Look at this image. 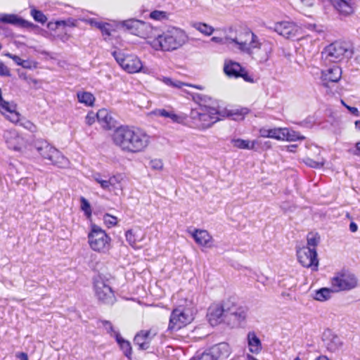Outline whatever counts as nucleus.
I'll use <instances>...</instances> for the list:
<instances>
[{
  "label": "nucleus",
  "mask_w": 360,
  "mask_h": 360,
  "mask_svg": "<svg viewBox=\"0 0 360 360\" xmlns=\"http://www.w3.org/2000/svg\"><path fill=\"white\" fill-rule=\"evenodd\" d=\"M210 41L218 44L231 45L260 63L268 60L271 50L269 43L259 42L257 37L252 32L238 30L233 27L225 32L224 37H212Z\"/></svg>",
  "instance_id": "nucleus-1"
},
{
  "label": "nucleus",
  "mask_w": 360,
  "mask_h": 360,
  "mask_svg": "<svg viewBox=\"0 0 360 360\" xmlns=\"http://www.w3.org/2000/svg\"><path fill=\"white\" fill-rule=\"evenodd\" d=\"M113 143L127 154L144 152L150 142V136L142 129L122 126L117 128L112 135Z\"/></svg>",
  "instance_id": "nucleus-2"
},
{
  "label": "nucleus",
  "mask_w": 360,
  "mask_h": 360,
  "mask_svg": "<svg viewBox=\"0 0 360 360\" xmlns=\"http://www.w3.org/2000/svg\"><path fill=\"white\" fill-rule=\"evenodd\" d=\"M141 37L146 39V44L153 50L172 51L184 46L188 41L186 32L178 27H172L162 33L153 28L148 33L139 32Z\"/></svg>",
  "instance_id": "nucleus-3"
},
{
  "label": "nucleus",
  "mask_w": 360,
  "mask_h": 360,
  "mask_svg": "<svg viewBox=\"0 0 360 360\" xmlns=\"http://www.w3.org/2000/svg\"><path fill=\"white\" fill-rule=\"evenodd\" d=\"M194 100L198 103V106L191 110L190 117L195 124L205 129L219 120V115L221 116V111L211 106L214 104L211 97L198 94L194 97Z\"/></svg>",
  "instance_id": "nucleus-4"
},
{
  "label": "nucleus",
  "mask_w": 360,
  "mask_h": 360,
  "mask_svg": "<svg viewBox=\"0 0 360 360\" xmlns=\"http://www.w3.org/2000/svg\"><path fill=\"white\" fill-rule=\"evenodd\" d=\"M112 56L120 68L129 74L142 72L152 75L153 72L148 68L143 66V63L139 57L134 54H129L121 51L112 52Z\"/></svg>",
  "instance_id": "nucleus-5"
},
{
  "label": "nucleus",
  "mask_w": 360,
  "mask_h": 360,
  "mask_svg": "<svg viewBox=\"0 0 360 360\" xmlns=\"http://www.w3.org/2000/svg\"><path fill=\"white\" fill-rule=\"evenodd\" d=\"M90 248L95 252H106L111 247V238L98 225L92 224L88 234Z\"/></svg>",
  "instance_id": "nucleus-6"
},
{
  "label": "nucleus",
  "mask_w": 360,
  "mask_h": 360,
  "mask_svg": "<svg viewBox=\"0 0 360 360\" xmlns=\"http://www.w3.org/2000/svg\"><path fill=\"white\" fill-rule=\"evenodd\" d=\"M193 319V314L190 308L180 306L172 311L168 330L169 331H177L191 323Z\"/></svg>",
  "instance_id": "nucleus-7"
},
{
  "label": "nucleus",
  "mask_w": 360,
  "mask_h": 360,
  "mask_svg": "<svg viewBox=\"0 0 360 360\" xmlns=\"http://www.w3.org/2000/svg\"><path fill=\"white\" fill-rule=\"evenodd\" d=\"M3 140L8 150L23 153L28 146L27 140L16 129H10L4 131Z\"/></svg>",
  "instance_id": "nucleus-8"
},
{
  "label": "nucleus",
  "mask_w": 360,
  "mask_h": 360,
  "mask_svg": "<svg viewBox=\"0 0 360 360\" xmlns=\"http://www.w3.org/2000/svg\"><path fill=\"white\" fill-rule=\"evenodd\" d=\"M349 53L347 44L335 41L324 49L322 57L325 63H337L342 60Z\"/></svg>",
  "instance_id": "nucleus-9"
},
{
  "label": "nucleus",
  "mask_w": 360,
  "mask_h": 360,
  "mask_svg": "<svg viewBox=\"0 0 360 360\" xmlns=\"http://www.w3.org/2000/svg\"><path fill=\"white\" fill-rule=\"evenodd\" d=\"M34 147L42 158L50 161L53 165H59L65 160L60 151L44 140L37 141Z\"/></svg>",
  "instance_id": "nucleus-10"
},
{
  "label": "nucleus",
  "mask_w": 360,
  "mask_h": 360,
  "mask_svg": "<svg viewBox=\"0 0 360 360\" xmlns=\"http://www.w3.org/2000/svg\"><path fill=\"white\" fill-rule=\"evenodd\" d=\"M93 178L104 191L112 192L115 195H118L123 191L122 181L124 177L121 174L111 176L109 178L96 174L94 175Z\"/></svg>",
  "instance_id": "nucleus-11"
},
{
  "label": "nucleus",
  "mask_w": 360,
  "mask_h": 360,
  "mask_svg": "<svg viewBox=\"0 0 360 360\" xmlns=\"http://www.w3.org/2000/svg\"><path fill=\"white\" fill-rule=\"evenodd\" d=\"M94 291L99 300L105 304H112L115 302V295L108 282L103 276L98 275L94 278Z\"/></svg>",
  "instance_id": "nucleus-12"
},
{
  "label": "nucleus",
  "mask_w": 360,
  "mask_h": 360,
  "mask_svg": "<svg viewBox=\"0 0 360 360\" xmlns=\"http://www.w3.org/2000/svg\"><path fill=\"white\" fill-rule=\"evenodd\" d=\"M357 285V279L353 274H338L331 278L334 292L349 290Z\"/></svg>",
  "instance_id": "nucleus-13"
},
{
  "label": "nucleus",
  "mask_w": 360,
  "mask_h": 360,
  "mask_svg": "<svg viewBox=\"0 0 360 360\" xmlns=\"http://www.w3.org/2000/svg\"><path fill=\"white\" fill-rule=\"evenodd\" d=\"M0 113L9 122L18 124L21 118L20 113L18 111L17 105L13 102L4 100L2 97L0 89Z\"/></svg>",
  "instance_id": "nucleus-14"
},
{
  "label": "nucleus",
  "mask_w": 360,
  "mask_h": 360,
  "mask_svg": "<svg viewBox=\"0 0 360 360\" xmlns=\"http://www.w3.org/2000/svg\"><path fill=\"white\" fill-rule=\"evenodd\" d=\"M316 255V250L311 248L303 246L297 250V259L304 267L316 269L319 264Z\"/></svg>",
  "instance_id": "nucleus-15"
},
{
  "label": "nucleus",
  "mask_w": 360,
  "mask_h": 360,
  "mask_svg": "<svg viewBox=\"0 0 360 360\" xmlns=\"http://www.w3.org/2000/svg\"><path fill=\"white\" fill-rule=\"evenodd\" d=\"M274 30L286 39H292L300 34V28L294 22L288 21L276 22Z\"/></svg>",
  "instance_id": "nucleus-16"
},
{
  "label": "nucleus",
  "mask_w": 360,
  "mask_h": 360,
  "mask_svg": "<svg viewBox=\"0 0 360 360\" xmlns=\"http://www.w3.org/2000/svg\"><path fill=\"white\" fill-rule=\"evenodd\" d=\"M342 77V69L336 63L321 70V79L327 86L329 82H338Z\"/></svg>",
  "instance_id": "nucleus-17"
},
{
  "label": "nucleus",
  "mask_w": 360,
  "mask_h": 360,
  "mask_svg": "<svg viewBox=\"0 0 360 360\" xmlns=\"http://www.w3.org/2000/svg\"><path fill=\"white\" fill-rule=\"evenodd\" d=\"M189 233L198 245L207 248L213 247L214 239L207 230L195 229Z\"/></svg>",
  "instance_id": "nucleus-18"
},
{
  "label": "nucleus",
  "mask_w": 360,
  "mask_h": 360,
  "mask_svg": "<svg viewBox=\"0 0 360 360\" xmlns=\"http://www.w3.org/2000/svg\"><path fill=\"white\" fill-rule=\"evenodd\" d=\"M125 238L129 245L134 249L141 248L139 243L146 238V233L139 227L127 230Z\"/></svg>",
  "instance_id": "nucleus-19"
},
{
  "label": "nucleus",
  "mask_w": 360,
  "mask_h": 360,
  "mask_svg": "<svg viewBox=\"0 0 360 360\" xmlns=\"http://www.w3.org/2000/svg\"><path fill=\"white\" fill-rule=\"evenodd\" d=\"M0 22L11 24L23 28H33L34 25L13 13H4L0 15Z\"/></svg>",
  "instance_id": "nucleus-20"
},
{
  "label": "nucleus",
  "mask_w": 360,
  "mask_h": 360,
  "mask_svg": "<svg viewBox=\"0 0 360 360\" xmlns=\"http://www.w3.org/2000/svg\"><path fill=\"white\" fill-rule=\"evenodd\" d=\"M157 335V330L151 328L148 330H141L134 338V342L141 349L149 348L150 342L153 338Z\"/></svg>",
  "instance_id": "nucleus-21"
},
{
  "label": "nucleus",
  "mask_w": 360,
  "mask_h": 360,
  "mask_svg": "<svg viewBox=\"0 0 360 360\" xmlns=\"http://www.w3.org/2000/svg\"><path fill=\"white\" fill-rule=\"evenodd\" d=\"M155 79H156V80L162 82L166 86L173 88V89H182L184 86H190V87H193V88H195V89H197L199 90L204 89L203 86L194 85V84L185 83L181 81H179V80L174 79L169 77L157 75L155 77Z\"/></svg>",
  "instance_id": "nucleus-22"
},
{
  "label": "nucleus",
  "mask_w": 360,
  "mask_h": 360,
  "mask_svg": "<svg viewBox=\"0 0 360 360\" xmlns=\"http://www.w3.org/2000/svg\"><path fill=\"white\" fill-rule=\"evenodd\" d=\"M229 311V308L226 307V304L211 307L208 314L210 323L213 326L218 324L222 321L224 316L228 315Z\"/></svg>",
  "instance_id": "nucleus-23"
},
{
  "label": "nucleus",
  "mask_w": 360,
  "mask_h": 360,
  "mask_svg": "<svg viewBox=\"0 0 360 360\" xmlns=\"http://www.w3.org/2000/svg\"><path fill=\"white\" fill-rule=\"evenodd\" d=\"M124 25L127 27V29L131 30L133 33L141 37L139 32L148 33L152 31L153 27L142 21L137 20H129L124 22Z\"/></svg>",
  "instance_id": "nucleus-24"
},
{
  "label": "nucleus",
  "mask_w": 360,
  "mask_h": 360,
  "mask_svg": "<svg viewBox=\"0 0 360 360\" xmlns=\"http://www.w3.org/2000/svg\"><path fill=\"white\" fill-rule=\"evenodd\" d=\"M334 7L340 14L348 16L354 13L355 3L354 0H337Z\"/></svg>",
  "instance_id": "nucleus-25"
},
{
  "label": "nucleus",
  "mask_w": 360,
  "mask_h": 360,
  "mask_svg": "<svg viewBox=\"0 0 360 360\" xmlns=\"http://www.w3.org/2000/svg\"><path fill=\"white\" fill-rule=\"evenodd\" d=\"M210 351L213 356L215 357V360L225 359L228 358L231 353L230 346L225 342H221L212 347Z\"/></svg>",
  "instance_id": "nucleus-26"
},
{
  "label": "nucleus",
  "mask_w": 360,
  "mask_h": 360,
  "mask_svg": "<svg viewBox=\"0 0 360 360\" xmlns=\"http://www.w3.org/2000/svg\"><path fill=\"white\" fill-rule=\"evenodd\" d=\"M149 115L150 116L169 118L173 122L179 124L182 123L184 120L181 115L176 114L173 110L168 111L164 108L155 109L151 111Z\"/></svg>",
  "instance_id": "nucleus-27"
},
{
  "label": "nucleus",
  "mask_w": 360,
  "mask_h": 360,
  "mask_svg": "<svg viewBox=\"0 0 360 360\" xmlns=\"http://www.w3.org/2000/svg\"><path fill=\"white\" fill-rule=\"evenodd\" d=\"M247 343L250 352L252 354H259L262 349L260 339L254 331L248 332L247 335Z\"/></svg>",
  "instance_id": "nucleus-28"
},
{
  "label": "nucleus",
  "mask_w": 360,
  "mask_h": 360,
  "mask_svg": "<svg viewBox=\"0 0 360 360\" xmlns=\"http://www.w3.org/2000/svg\"><path fill=\"white\" fill-rule=\"evenodd\" d=\"M325 337L327 338L326 345L329 351L335 352L342 349L343 342L341 338L330 332L325 333Z\"/></svg>",
  "instance_id": "nucleus-29"
},
{
  "label": "nucleus",
  "mask_w": 360,
  "mask_h": 360,
  "mask_svg": "<svg viewBox=\"0 0 360 360\" xmlns=\"http://www.w3.org/2000/svg\"><path fill=\"white\" fill-rule=\"evenodd\" d=\"M249 112V110L246 108H236L232 110L224 109L221 111V116L230 117L233 120L240 121L245 118V115H247Z\"/></svg>",
  "instance_id": "nucleus-30"
},
{
  "label": "nucleus",
  "mask_w": 360,
  "mask_h": 360,
  "mask_svg": "<svg viewBox=\"0 0 360 360\" xmlns=\"http://www.w3.org/2000/svg\"><path fill=\"white\" fill-rule=\"evenodd\" d=\"M243 67L236 62L226 60L224 64V72L229 77H239Z\"/></svg>",
  "instance_id": "nucleus-31"
},
{
  "label": "nucleus",
  "mask_w": 360,
  "mask_h": 360,
  "mask_svg": "<svg viewBox=\"0 0 360 360\" xmlns=\"http://www.w3.org/2000/svg\"><path fill=\"white\" fill-rule=\"evenodd\" d=\"M233 147L238 149L253 150L257 143L256 141L245 140L242 139H233L231 140Z\"/></svg>",
  "instance_id": "nucleus-32"
},
{
  "label": "nucleus",
  "mask_w": 360,
  "mask_h": 360,
  "mask_svg": "<svg viewBox=\"0 0 360 360\" xmlns=\"http://www.w3.org/2000/svg\"><path fill=\"white\" fill-rule=\"evenodd\" d=\"M191 27L207 37L211 36L214 32V28L212 26L205 22H193L191 23Z\"/></svg>",
  "instance_id": "nucleus-33"
},
{
  "label": "nucleus",
  "mask_w": 360,
  "mask_h": 360,
  "mask_svg": "<svg viewBox=\"0 0 360 360\" xmlns=\"http://www.w3.org/2000/svg\"><path fill=\"white\" fill-rule=\"evenodd\" d=\"M115 338L117 344L120 345V349L123 351L124 354L129 359L131 356V347L129 341L123 339L119 333H115Z\"/></svg>",
  "instance_id": "nucleus-34"
},
{
  "label": "nucleus",
  "mask_w": 360,
  "mask_h": 360,
  "mask_svg": "<svg viewBox=\"0 0 360 360\" xmlns=\"http://www.w3.org/2000/svg\"><path fill=\"white\" fill-rule=\"evenodd\" d=\"M228 314L233 316L238 324H240L244 322L247 318V309L243 307H238L234 310H231L229 309Z\"/></svg>",
  "instance_id": "nucleus-35"
},
{
  "label": "nucleus",
  "mask_w": 360,
  "mask_h": 360,
  "mask_svg": "<svg viewBox=\"0 0 360 360\" xmlns=\"http://www.w3.org/2000/svg\"><path fill=\"white\" fill-rule=\"evenodd\" d=\"M79 103L85 104L86 106H92L95 101L94 96L86 91H79L77 94Z\"/></svg>",
  "instance_id": "nucleus-36"
},
{
  "label": "nucleus",
  "mask_w": 360,
  "mask_h": 360,
  "mask_svg": "<svg viewBox=\"0 0 360 360\" xmlns=\"http://www.w3.org/2000/svg\"><path fill=\"white\" fill-rule=\"evenodd\" d=\"M283 141H296L298 140H303L304 139V137L300 135L299 132L289 128H283Z\"/></svg>",
  "instance_id": "nucleus-37"
},
{
  "label": "nucleus",
  "mask_w": 360,
  "mask_h": 360,
  "mask_svg": "<svg viewBox=\"0 0 360 360\" xmlns=\"http://www.w3.org/2000/svg\"><path fill=\"white\" fill-rule=\"evenodd\" d=\"M96 119L98 120V122L103 125V127L106 128L109 127L112 118L107 110L101 109L96 113Z\"/></svg>",
  "instance_id": "nucleus-38"
},
{
  "label": "nucleus",
  "mask_w": 360,
  "mask_h": 360,
  "mask_svg": "<svg viewBox=\"0 0 360 360\" xmlns=\"http://www.w3.org/2000/svg\"><path fill=\"white\" fill-rule=\"evenodd\" d=\"M333 292H334L333 289L331 290L330 288H323L316 292L314 298L316 300L324 302L331 297V294Z\"/></svg>",
  "instance_id": "nucleus-39"
},
{
  "label": "nucleus",
  "mask_w": 360,
  "mask_h": 360,
  "mask_svg": "<svg viewBox=\"0 0 360 360\" xmlns=\"http://www.w3.org/2000/svg\"><path fill=\"white\" fill-rule=\"evenodd\" d=\"M30 15L36 22L41 24H44L48 20L42 11L37 10L35 7H31Z\"/></svg>",
  "instance_id": "nucleus-40"
},
{
  "label": "nucleus",
  "mask_w": 360,
  "mask_h": 360,
  "mask_svg": "<svg viewBox=\"0 0 360 360\" xmlns=\"http://www.w3.org/2000/svg\"><path fill=\"white\" fill-rule=\"evenodd\" d=\"M66 27L65 21H56V22H49L47 25V27L50 31L54 32L55 34H58V31H63L65 30Z\"/></svg>",
  "instance_id": "nucleus-41"
},
{
  "label": "nucleus",
  "mask_w": 360,
  "mask_h": 360,
  "mask_svg": "<svg viewBox=\"0 0 360 360\" xmlns=\"http://www.w3.org/2000/svg\"><path fill=\"white\" fill-rule=\"evenodd\" d=\"M103 221L104 225L108 229L116 226L119 221L118 219L115 216L108 213L103 216Z\"/></svg>",
  "instance_id": "nucleus-42"
},
{
  "label": "nucleus",
  "mask_w": 360,
  "mask_h": 360,
  "mask_svg": "<svg viewBox=\"0 0 360 360\" xmlns=\"http://www.w3.org/2000/svg\"><path fill=\"white\" fill-rule=\"evenodd\" d=\"M148 165L150 169L153 171L161 172L164 169V163L162 160L160 158L150 159Z\"/></svg>",
  "instance_id": "nucleus-43"
},
{
  "label": "nucleus",
  "mask_w": 360,
  "mask_h": 360,
  "mask_svg": "<svg viewBox=\"0 0 360 360\" xmlns=\"http://www.w3.org/2000/svg\"><path fill=\"white\" fill-rule=\"evenodd\" d=\"M81 209L84 212L85 216L88 219H91L92 216L91 207L88 200L84 198H81Z\"/></svg>",
  "instance_id": "nucleus-44"
},
{
  "label": "nucleus",
  "mask_w": 360,
  "mask_h": 360,
  "mask_svg": "<svg viewBox=\"0 0 360 360\" xmlns=\"http://www.w3.org/2000/svg\"><path fill=\"white\" fill-rule=\"evenodd\" d=\"M169 13L162 11H153L150 13V18L155 20H165L168 19Z\"/></svg>",
  "instance_id": "nucleus-45"
},
{
  "label": "nucleus",
  "mask_w": 360,
  "mask_h": 360,
  "mask_svg": "<svg viewBox=\"0 0 360 360\" xmlns=\"http://www.w3.org/2000/svg\"><path fill=\"white\" fill-rule=\"evenodd\" d=\"M307 246L306 248H311L315 250V247L318 245L319 237L316 233H310L307 235Z\"/></svg>",
  "instance_id": "nucleus-46"
},
{
  "label": "nucleus",
  "mask_w": 360,
  "mask_h": 360,
  "mask_svg": "<svg viewBox=\"0 0 360 360\" xmlns=\"http://www.w3.org/2000/svg\"><path fill=\"white\" fill-rule=\"evenodd\" d=\"M271 139H274L278 141H283L284 134H283V128H274L271 129L270 131Z\"/></svg>",
  "instance_id": "nucleus-47"
},
{
  "label": "nucleus",
  "mask_w": 360,
  "mask_h": 360,
  "mask_svg": "<svg viewBox=\"0 0 360 360\" xmlns=\"http://www.w3.org/2000/svg\"><path fill=\"white\" fill-rule=\"evenodd\" d=\"M300 8L303 11H307L309 8H312L318 4V0H300Z\"/></svg>",
  "instance_id": "nucleus-48"
},
{
  "label": "nucleus",
  "mask_w": 360,
  "mask_h": 360,
  "mask_svg": "<svg viewBox=\"0 0 360 360\" xmlns=\"http://www.w3.org/2000/svg\"><path fill=\"white\" fill-rule=\"evenodd\" d=\"M191 360H215V357L213 356L211 352H203L200 356L193 357Z\"/></svg>",
  "instance_id": "nucleus-49"
},
{
  "label": "nucleus",
  "mask_w": 360,
  "mask_h": 360,
  "mask_svg": "<svg viewBox=\"0 0 360 360\" xmlns=\"http://www.w3.org/2000/svg\"><path fill=\"white\" fill-rule=\"evenodd\" d=\"M102 323L103 327L105 329L107 333L110 334L111 336L115 337V333H117L113 328L112 323L108 321H102L101 322Z\"/></svg>",
  "instance_id": "nucleus-50"
},
{
  "label": "nucleus",
  "mask_w": 360,
  "mask_h": 360,
  "mask_svg": "<svg viewBox=\"0 0 360 360\" xmlns=\"http://www.w3.org/2000/svg\"><path fill=\"white\" fill-rule=\"evenodd\" d=\"M239 77H242L245 81L248 82H253L254 79L252 75H250L245 68H242V70L239 73Z\"/></svg>",
  "instance_id": "nucleus-51"
},
{
  "label": "nucleus",
  "mask_w": 360,
  "mask_h": 360,
  "mask_svg": "<svg viewBox=\"0 0 360 360\" xmlns=\"http://www.w3.org/2000/svg\"><path fill=\"white\" fill-rule=\"evenodd\" d=\"M37 63L30 60H22L20 66L26 69L36 68Z\"/></svg>",
  "instance_id": "nucleus-52"
},
{
  "label": "nucleus",
  "mask_w": 360,
  "mask_h": 360,
  "mask_svg": "<svg viewBox=\"0 0 360 360\" xmlns=\"http://www.w3.org/2000/svg\"><path fill=\"white\" fill-rule=\"evenodd\" d=\"M306 164L311 167L319 168V167H321L323 166L324 162L323 161L316 162L311 159H307L306 160Z\"/></svg>",
  "instance_id": "nucleus-53"
},
{
  "label": "nucleus",
  "mask_w": 360,
  "mask_h": 360,
  "mask_svg": "<svg viewBox=\"0 0 360 360\" xmlns=\"http://www.w3.org/2000/svg\"><path fill=\"white\" fill-rule=\"evenodd\" d=\"M87 22H89L91 26L98 27V29H103L105 28V24H103L101 22H98L95 19H89L86 20Z\"/></svg>",
  "instance_id": "nucleus-54"
},
{
  "label": "nucleus",
  "mask_w": 360,
  "mask_h": 360,
  "mask_svg": "<svg viewBox=\"0 0 360 360\" xmlns=\"http://www.w3.org/2000/svg\"><path fill=\"white\" fill-rule=\"evenodd\" d=\"M96 119V113L90 112L86 116V123L89 125H91Z\"/></svg>",
  "instance_id": "nucleus-55"
},
{
  "label": "nucleus",
  "mask_w": 360,
  "mask_h": 360,
  "mask_svg": "<svg viewBox=\"0 0 360 360\" xmlns=\"http://www.w3.org/2000/svg\"><path fill=\"white\" fill-rule=\"evenodd\" d=\"M0 75H1V76H9L10 75L9 69L1 61H0Z\"/></svg>",
  "instance_id": "nucleus-56"
},
{
  "label": "nucleus",
  "mask_w": 360,
  "mask_h": 360,
  "mask_svg": "<svg viewBox=\"0 0 360 360\" xmlns=\"http://www.w3.org/2000/svg\"><path fill=\"white\" fill-rule=\"evenodd\" d=\"M4 56L11 58L18 65H21L22 59L20 58L19 56H15V55H13V54L10 53H4Z\"/></svg>",
  "instance_id": "nucleus-57"
},
{
  "label": "nucleus",
  "mask_w": 360,
  "mask_h": 360,
  "mask_svg": "<svg viewBox=\"0 0 360 360\" xmlns=\"http://www.w3.org/2000/svg\"><path fill=\"white\" fill-rule=\"evenodd\" d=\"M271 129H267L265 127L261 128L259 131V136L263 138H270V133Z\"/></svg>",
  "instance_id": "nucleus-58"
},
{
  "label": "nucleus",
  "mask_w": 360,
  "mask_h": 360,
  "mask_svg": "<svg viewBox=\"0 0 360 360\" xmlns=\"http://www.w3.org/2000/svg\"><path fill=\"white\" fill-rule=\"evenodd\" d=\"M354 147V149H349L348 151L354 155H360V141L357 142Z\"/></svg>",
  "instance_id": "nucleus-59"
},
{
  "label": "nucleus",
  "mask_w": 360,
  "mask_h": 360,
  "mask_svg": "<svg viewBox=\"0 0 360 360\" xmlns=\"http://www.w3.org/2000/svg\"><path fill=\"white\" fill-rule=\"evenodd\" d=\"M347 109L352 114L356 116H359V110L355 107L347 106Z\"/></svg>",
  "instance_id": "nucleus-60"
},
{
  "label": "nucleus",
  "mask_w": 360,
  "mask_h": 360,
  "mask_svg": "<svg viewBox=\"0 0 360 360\" xmlns=\"http://www.w3.org/2000/svg\"><path fill=\"white\" fill-rule=\"evenodd\" d=\"M16 356L20 360H28V356L25 352H20Z\"/></svg>",
  "instance_id": "nucleus-61"
},
{
  "label": "nucleus",
  "mask_w": 360,
  "mask_h": 360,
  "mask_svg": "<svg viewBox=\"0 0 360 360\" xmlns=\"http://www.w3.org/2000/svg\"><path fill=\"white\" fill-rule=\"evenodd\" d=\"M357 229H358L357 225L354 222L350 223V224H349V230L352 232H353V233L356 232L357 231Z\"/></svg>",
  "instance_id": "nucleus-62"
},
{
  "label": "nucleus",
  "mask_w": 360,
  "mask_h": 360,
  "mask_svg": "<svg viewBox=\"0 0 360 360\" xmlns=\"http://www.w3.org/2000/svg\"><path fill=\"white\" fill-rule=\"evenodd\" d=\"M108 25L105 24V28L103 29H100L103 33V34H105V35H108L109 36L110 34V32L109 31V29L108 28Z\"/></svg>",
  "instance_id": "nucleus-63"
},
{
  "label": "nucleus",
  "mask_w": 360,
  "mask_h": 360,
  "mask_svg": "<svg viewBox=\"0 0 360 360\" xmlns=\"http://www.w3.org/2000/svg\"><path fill=\"white\" fill-rule=\"evenodd\" d=\"M296 147H297L296 145H290V146H286V149L288 152L295 153Z\"/></svg>",
  "instance_id": "nucleus-64"
}]
</instances>
